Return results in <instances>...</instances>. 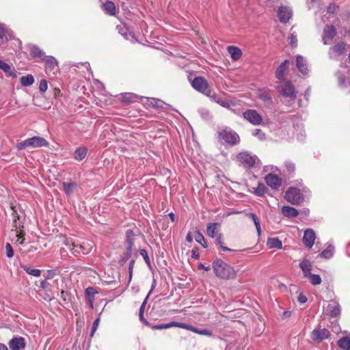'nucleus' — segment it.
<instances>
[{
  "mask_svg": "<svg viewBox=\"0 0 350 350\" xmlns=\"http://www.w3.org/2000/svg\"><path fill=\"white\" fill-rule=\"evenodd\" d=\"M213 268L217 277L223 280H230L236 277L233 267L221 259H216L213 262Z\"/></svg>",
  "mask_w": 350,
  "mask_h": 350,
  "instance_id": "f257e3e1",
  "label": "nucleus"
},
{
  "mask_svg": "<svg viewBox=\"0 0 350 350\" xmlns=\"http://www.w3.org/2000/svg\"><path fill=\"white\" fill-rule=\"evenodd\" d=\"M48 146L49 142L44 137L35 136L18 143L17 148L19 150H23L27 148H36Z\"/></svg>",
  "mask_w": 350,
  "mask_h": 350,
  "instance_id": "f03ea898",
  "label": "nucleus"
},
{
  "mask_svg": "<svg viewBox=\"0 0 350 350\" xmlns=\"http://www.w3.org/2000/svg\"><path fill=\"white\" fill-rule=\"evenodd\" d=\"M219 138L222 143L230 146H234L240 141L239 135L230 129H225L219 131Z\"/></svg>",
  "mask_w": 350,
  "mask_h": 350,
  "instance_id": "7ed1b4c3",
  "label": "nucleus"
},
{
  "mask_svg": "<svg viewBox=\"0 0 350 350\" xmlns=\"http://www.w3.org/2000/svg\"><path fill=\"white\" fill-rule=\"evenodd\" d=\"M276 90L280 95L284 97H288L292 101H294L297 97L295 88L289 81L280 83L276 86Z\"/></svg>",
  "mask_w": 350,
  "mask_h": 350,
  "instance_id": "20e7f679",
  "label": "nucleus"
},
{
  "mask_svg": "<svg viewBox=\"0 0 350 350\" xmlns=\"http://www.w3.org/2000/svg\"><path fill=\"white\" fill-rule=\"evenodd\" d=\"M286 200L292 204L298 205L304 201V196L300 189L296 187H290L285 193Z\"/></svg>",
  "mask_w": 350,
  "mask_h": 350,
  "instance_id": "39448f33",
  "label": "nucleus"
},
{
  "mask_svg": "<svg viewBox=\"0 0 350 350\" xmlns=\"http://www.w3.org/2000/svg\"><path fill=\"white\" fill-rule=\"evenodd\" d=\"M243 118L253 125H260L262 122L261 115L256 110L247 109L243 113Z\"/></svg>",
  "mask_w": 350,
  "mask_h": 350,
  "instance_id": "423d86ee",
  "label": "nucleus"
},
{
  "mask_svg": "<svg viewBox=\"0 0 350 350\" xmlns=\"http://www.w3.org/2000/svg\"><path fill=\"white\" fill-rule=\"evenodd\" d=\"M345 52L346 44L344 42H341L329 49V57L332 59H338V57Z\"/></svg>",
  "mask_w": 350,
  "mask_h": 350,
  "instance_id": "0eeeda50",
  "label": "nucleus"
},
{
  "mask_svg": "<svg viewBox=\"0 0 350 350\" xmlns=\"http://www.w3.org/2000/svg\"><path fill=\"white\" fill-rule=\"evenodd\" d=\"M237 158L240 164L245 168H251L255 163V158L247 152H241Z\"/></svg>",
  "mask_w": 350,
  "mask_h": 350,
  "instance_id": "6e6552de",
  "label": "nucleus"
},
{
  "mask_svg": "<svg viewBox=\"0 0 350 350\" xmlns=\"http://www.w3.org/2000/svg\"><path fill=\"white\" fill-rule=\"evenodd\" d=\"M192 86L194 89L204 94L209 91L206 80L202 77H196L192 81Z\"/></svg>",
  "mask_w": 350,
  "mask_h": 350,
  "instance_id": "1a4fd4ad",
  "label": "nucleus"
},
{
  "mask_svg": "<svg viewBox=\"0 0 350 350\" xmlns=\"http://www.w3.org/2000/svg\"><path fill=\"white\" fill-rule=\"evenodd\" d=\"M329 337V332L325 328L314 329L311 333V338L317 342H321Z\"/></svg>",
  "mask_w": 350,
  "mask_h": 350,
  "instance_id": "9d476101",
  "label": "nucleus"
},
{
  "mask_svg": "<svg viewBox=\"0 0 350 350\" xmlns=\"http://www.w3.org/2000/svg\"><path fill=\"white\" fill-rule=\"evenodd\" d=\"M11 350H24L26 343L25 338L21 336H15L9 342Z\"/></svg>",
  "mask_w": 350,
  "mask_h": 350,
  "instance_id": "9b49d317",
  "label": "nucleus"
},
{
  "mask_svg": "<svg viewBox=\"0 0 350 350\" xmlns=\"http://www.w3.org/2000/svg\"><path fill=\"white\" fill-rule=\"evenodd\" d=\"M265 180L268 186L271 187L273 189H278L281 186V179L275 174H268Z\"/></svg>",
  "mask_w": 350,
  "mask_h": 350,
  "instance_id": "f8f14e48",
  "label": "nucleus"
},
{
  "mask_svg": "<svg viewBox=\"0 0 350 350\" xmlns=\"http://www.w3.org/2000/svg\"><path fill=\"white\" fill-rule=\"evenodd\" d=\"M336 31L333 25H327L323 30V42L324 44H329V41L332 40L336 36Z\"/></svg>",
  "mask_w": 350,
  "mask_h": 350,
  "instance_id": "ddd939ff",
  "label": "nucleus"
},
{
  "mask_svg": "<svg viewBox=\"0 0 350 350\" xmlns=\"http://www.w3.org/2000/svg\"><path fill=\"white\" fill-rule=\"evenodd\" d=\"M315 238L314 231L312 229L308 228L304 232L303 242L306 247L311 248L314 245Z\"/></svg>",
  "mask_w": 350,
  "mask_h": 350,
  "instance_id": "4468645a",
  "label": "nucleus"
},
{
  "mask_svg": "<svg viewBox=\"0 0 350 350\" xmlns=\"http://www.w3.org/2000/svg\"><path fill=\"white\" fill-rule=\"evenodd\" d=\"M292 16V10L286 6H281L278 10V17L280 22L286 23Z\"/></svg>",
  "mask_w": 350,
  "mask_h": 350,
  "instance_id": "2eb2a0df",
  "label": "nucleus"
},
{
  "mask_svg": "<svg viewBox=\"0 0 350 350\" xmlns=\"http://www.w3.org/2000/svg\"><path fill=\"white\" fill-rule=\"evenodd\" d=\"M206 95L208 96L212 101L215 102L216 103L219 104V105L224 107L229 108L230 107V103L229 101L225 100L221 96L217 94L216 93L212 94L211 92L209 90L208 91V93H206Z\"/></svg>",
  "mask_w": 350,
  "mask_h": 350,
  "instance_id": "dca6fc26",
  "label": "nucleus"
},
{
  "mask_svg": "<svg viewBox=\"0 0 350 350\" xmlns=\"http://www.w3.org/2000/svg\"><path fill=\"white\" fill-rule=\"evenodd\" d=\"M44 61L47 72H53L54 74L58 70L57 62L54 57L51 56L46 57Z\"/></svg>",
  "mask_w": 350,
  "mask_h": 350,
  "instance_id": "f3484780",
  "label": "nucleus"
},
{
  "mask_svg": "<svg viewBox=\"0 0 350 350\" xmlns=\"http://www.w3.org/2000/svg\"><path fill=\"white\" fill-rule=\"evenodd\" d=\"M327 310L332 317H336L340 313V304L334 300H331L327 305Z\"/></svg>",
  "mask_w": 350,
  "mask_h": 350,
  "instance_id": "a211bd4d",
  "label": "nucleus"
},
{
  "mask_svg": "<svg viewBox=\"0 0 350 350\" xmlns=\"http://www.w3.org/2000/svg\"><path fill=\"white\" fill-rule=\"evenodd\" d=\"M296 66L297 69L304 75L308 73V66L306 60L301 55H297L296 59Z\"/></svg>",
  "mask_w": 350,
  "mask_h": 350,
  "instance_id": "6ab92c4d",
  "label": "nucleus"
},
{
  "mask_svg": "<svg viewBox=\"0 0 350 350\" xmlns=\"http://www.w3.org/2000/svg\"><path fill=\"white\" fill-rule=\"evenodd\" d=\"M289 63L288 60H285L278 66L275 71V77L278 79L281 80L284 77L287 70L286 66L289 64Z\"/></svg>",
  "mask_w": 350,
  "mask_h": 350,
  "instance_id": "aec40b11",
  "label": "nucleus"
},
{
  "mask_svg": "<svg viewBox=\"0 0 350 350\" xmlns=\"http://www.w3.org/2000/svg\"><path fill=\"white\" fill-rule=\"evenodd\" d=\"M227 51L229 53V54L230 55L231 58L234 61L239 60L242 55L241 50L239 48H238L237 46H229L227 48Z\"/></svg>",
  "mask_w": 350,
  "mask_h": 350,
  "instance_id": "412c9836",
  "label": "nucleus"
},
{
  "mask_svg": "<svg viewBox=\"0 0 350 350\" xmlns=\"http://www.w3.org/2000/svg\"><path fill=\"white\" fill-rule=\"evenodd\" d=\"M282 213L286 217L293 218L298 215V211L294 207L284 206L282 208Z\"/></svg>",
  "mask_w": 350,
  "mask_h": 350,
  "instance_id": "4be33fe9",
  "label": "nucleus"
},
{
  "mask_svg": "<svg viewBox=\"0 0 350 350\" xmlns=\"http://www.w3.org/2000/svg\"><path fill=\"white\" fill-rule=\"evenodd\" d=\"M88 153V148L84 146H81L77 148L74 152V158L78 161H82L85 158Z\"/></svg>",
  "mask_w": 350,
  "mask_h": 350,
  "instance_id": "5701e85b",
  "label": "nucleus"
},
{
  "mask_svg": "<svg viewBox=\"0 0 350 350\" xmlns=\"http://www.w3.org/2000/svg\"><path fill=\"white\" fill-rule=\"evenodd\" d=\"M219 227V224L218 223H208L206 227L207 234L211 238L217 237L216 235L218 232Z\"/></svg>",
  "mask_w": 350,
  "mask_h": 350,
  "instance_id": "b1692460",
  "label": "nucleus"
},
{
  "mask_svg": "<svg viewBox=\"0 0 350 350\" xmlns=\"http://www.w3.org/2000/svg\"><path fill=\"white\" fill-rule=\"evenodd\" d=\"M77 183L76 182H64L63 188L64 192L68 196L72 194L74 191L77 188Z\"/></svg>",
  "mask_w": 350,
  "mask_h": 350,
  "instance_id": "393cba45",
  "label": "nucleus"
},
{
  "mask_svg": "<svg viewBox=\"0 0 350 350\" xmlns=\"http://www.w3.org/2000/svg\"><path fill=\"white\" fill-rule=\"evenodd\" d=\"M299 267L303 271L304 278L307 277L310 273L312 265L309 260L304 259L299 263Z\"/></svg>",
  "mask_w": 350,
  "mask_h": 350,
  "instance_id": "a878e982",
  "label": "nucleus"
},
{
  "mask_svg": "<svg viewBox=\"0 0 350 350\" xmlns=\"http://www.w3.org/2000/svg\"><path fill=\"white\" fill-rule=\"evenodd\" d=\"M29 53L33 57H37L42 59L44 57L43 51L36 45L29 46Z\"/></svg>",
  "mask_w": 350,
  "mask_h": 350,
  "instance_id": "bb28decb",
  "label": "nucleus"
},
{
  "mask_svg": "<svg viewBox=\"0 0 350 350\" xmlns=\"http://www.w3.org/2000/svg\"><path fill=\"white\" fill-rule=\"evenodd\" d=\"M258 97L264 102L270 103L272 102V97L269 90H260L258 93Z\"/></svg>",
  "mask_w": 350,
  "mask_h": 350,
  "instance_id": "cd10ccee",
  "label": "nucleus"
},
{
  "mask_svg": "<svg viewBox=\"0 0 350 350\" xmlns=\"http://www.w3.org/2000/svg\"><path fill=\"white\" fill-rule=\"evenodd\" d=\"M103 8L106 13L112 16L115 15L116 8L114 3H113L112 1H107L103 5Z\"/></svg>",
  "mask_w": 350,
  "mask_h": 350,
  "instance_id": "c85d7f7f",
  "label": "nucleus"
},
{
  "mask_svg": "<svg viewBox=\"0 0 350 350\" xmlns=\"http://www.w3.org/2000/svg\"><path fill=\"white\" fill-rule=\"evenodd\" d=\"M21 266L23 269L29 275H33L34 277H39L41 274V271L40 269L32 268L26 265H21Z\"/></svg>",
  "mask_w": 350,
  "mask_h": 350,
  "instance_id": "c756f323",
  "label": "nucleus"
},
{
  "mask_svg": "<svg viewBox=\"0 0 350 350\" xmlns=\"http://www.w3.org/2000/svg\"><path fill=\"white\" fill-rule=\"evenodd\" d=\"M188 330L193 332L196 334H200V335L207 336H212V332L211 331H209L206 329H199L197 327H196L193 325H189Z\"/></svg>",
  "mask_w": 350,
  "mask_h": 350,
  "instance_id": "7c9ffc66",
  "label": "nucleus"
},
{
  "mask_svg": "<svg viewBox=\"0 0 350 350\" xmlns=\"http://www.w3.org/2000/svg\"><path fill=\"white\" fill-rule=\"evenodd\" d=\"M338 347L344 350H350V338L343 337L338 341Z\"/></svg>",
  "mask_w": 350,
  "mask_h": 350,
  "instance_id": "2f4dec72",
  "label": "nucleus"
},
{
  "mask_svg": "<svg viewBox=\"0 0 350 350\" xmlns=\"http://www.w3.org/2000/svg\"><path fill=\"white\" fill-rule=\"evenodd\" d=\"M267 245L269 248L280 249L282 247V243L278 238H271L267 240Z\"/></svg>",
  "mask_w": 350,
  "mask_h": 350,
  "instance_id": "473e14b6",
  "label": "nucleus"
},
{
  "mask_svg": "<svg viewBox=\"0 0 350 350\" xmlns=\"http://www.w3.org/2000/svg\"><path fill=\"white\" fill-rule=\"evenodd\" d=\"M73 248L77 252H79V251L78 250V248H79V249H80L81 250V252L83 254H88L90 252L92 246H90L89 245H86L85 244V243H83V244H78V243H73Z\"/></svg>",
  "mask_w": 350,
  "mask_h": 350,
  "instance_id": "72a5a7b5",
  "label": "nucleus"
},
{
  "mask_svg": "<svg viewBox=\"0 0 350 350\" xmlns=\"http://www.w3.org/2000/svg\"><path fill=\"white\" fill-rule=\"evenodd\" d=\"M21 83L25 87L29 86L32 85L34 82V78L31 75H27V76H23L20 79Z\"/></svg>",
  "mask_w": 350,
  "mask_h": 350,
  "instance_id": "f704fd0d",
  "label": "nucleus"
},
{
  "mask_svg": "<svg viewBox=\"0 0 350 350\" xmlns=\"http://www.w3.org/2000/svg\"><path fill=\"white\" fill-rule=\"evenodd\" d=\"M126 242L127 244V247H132L134 243V237L135 234L131 230H127L126 232Z\"/></svg>",
  "mask_w": 350,
  "mask_h": 350,
  "instance_id": "c9c22d12",
  "label": "nucleus"
},
{
  "mask_svg": "<svg viewBox=\"0 0 350 350\" xmlns=\"http://www.w3.org/2000/svg\"><path fill=\"white\" fill-rule=\"evenodd\" d=\"M334 250V246L330 245L321 253L320 256L323 258H329L333 256Z\"/></svg>",
  "mask_w": 350,
  "mask_h": 350,
  "instance_id": "e433bc0d",
  "label": "nucleus"
},
{
  "mask_svg": "<svg viewBox=\"0 0 350 350\" xmlns=\"http://www.w3.org/2000/svg\"><path fill=\"white\" fill-rule=\"evenodd\" d=\"M195 240L196 241V242L200 243L204 248H206L208 247L204 237L199 231L196 232Z\"/></svg>",
  "mask_w": 350,
  "mask_h": 350,
  "instance_id": "4c0bfd02",
  "label": "nucleus"
},
{
  "mask_svg": "<svg viewBox=\"0 0 350 350\" xmlns=\"http://www.w3.org/2000/svg\"><path fill=\"white\" fill-rule=\"evenodd\" d=\"M306 278H309L310 283L313 285H318L321 283V278L319 275L310 273Z\"/></svg>",
  "mask_w": 350,
  "mask_h": 350,
  "instance_id": "58836bf2",
  "label": "nucleus"
},
{
  "mask_svg": "<svg viewBox=\"0 0 350 350\" xmlns=\"http://www.w3.org/2000/svg\"><path fill=\"white\" fill-rule=\"evenodd\" d=\"M247 216L253 220L255 227L256 228V230L258 232V235H260V221H259L258 217L254 213H248Z\"/></svg>",
  "mask_w": 350,
  "mask_h": 350,
  "instance_id": "ea45409f",
  "label": "nucleus"
},
{
  "mask_svg": "<svg viewBox=\"0 0 350 350\" xmlns=\"http://www.w3.org/2000/svg\"><path fill=\"white\" fill-rule=\"evenodd\" d=\"M147 299H148V296H146V297L145 298V299L143 301L142 304L141 305V307L139 308V317L140 321L142 322H143L144 323H145L146 325H148V321L144 317V312L145 306H146V303H147Z\"/></svg>",
  "mask_w": 350,
  "mask_h": 350,
  "instance_id": "a19ab883",
  "label": "nucleus"
},
{
  "mask_svg": "<svg viewBox=\"0 0 350 350\" xmlns=\"http://www.w3.org/2000/svg\"><path fill=\"white\" fill-rule=\"evenodd\" d=\"M166 326H167V329L172 327H180V328H183V329L188 330L189 324L172 321L170 323H166Z\"/></svg>",
  "mask_w": 350,
  "mask_h": 350,
  "instance_id": "79ce46f5",
  "label": "nucleus"
},
{
  "mask_svg": "<svg viewBox=\"0 0 350 350\" xmlns=\"http://www.w3.org/2000/svg\"><path fill=\"white\" fill-rule=\"evenodd\" d=\"M0 69L8 74L10 76H12L14 74L10 65L1 60H0Z\"/></svg>",
  "mask_w": 350,
  "mask_h": 350,
  "instance_id": "37998d69",
  "label": "nucleus"
},
{
  "mask_svg": "<svg viewBox=\"0 0 350 350\" xmlns=\"http://www.w3.org/2000/svg\"><path fill=\"white\" fill-rule=\"evenodd\" d=\"M97 291L95 290L94 287H88L85 289V295L91 303L93 301L94 297Z\"/></svg>",
  "mask_w": 350,
  "mask_h": 350,
  "instance_id": "c03bdc74",
  "label": "nucleus"
},
{
  "mask_svg": "<svg viewBox=\"0 0 350 350\" xmlns=\"http://www.w3.org/2000/svg\"><path fill=\"white\" fill-rule=\"evenodd\" d=\"M254 189V193L258 196H262L266 191V187L262 183H258V187Z\"/></svg>",
  "mask_w": 350,
  "mask_h": 350,
  "instance_id": "a18cd8bd",
  "label": "nucleus"
},
{
  "mask_svg": "<svg viewBox=\"0 0 350 350\" xmlns=\"http://www.w3.org/2000/svg\"><path fill=\"white\" fill-rule=\"evenodd\" d=\"M23 227V226L19 224L18 225L15 224L14 225V231L16 232V238H19L21 239H24L25 232L23 230L21 229V228Z\"/></svg>",
  "mask_w": 350,
  "mask_h": 350,
  "instance_id": "49530a36",
  "label": "nucleus"
},
{
  "mask_svg": "<svg viewBox=\"0 0 350 350\" xmlns=\"http://www.w3.org/2000/svg\"><path fill=\"white\" fill-rule=\"evenodd\" d=\"M7 40V29L3 24H0V44Z\"/></svg>",
  "mask_w": 350,
  "mask_h": 350,
  "instance_id": "de8ad7c7",
  "label": "nucleus"
},
{
  "mask_svg": "<svg viewBox=\"0 0 350 350\" xmlns=\"http://www.w3.org/2000/svg\"><path fill=\"white\" fill-rule=\"evenodd\" d=\"M252 135L262 141L265 139V134L261 129H256L252 131Z\"/></svg>",
  "mask_w": 350,
  "mask_h": 350,
  "instance_id": "09e8293b",
  "label": "nucleus"
},
{
  "mask_svg": "<svg viewBox=\"0 0 350 350\" xmlns=\"http://www.w3.org/2000/svg\"><path fill=\"white\" fill-rule=\"evenodd\" d=\"M131 255H132V247L126 246V252H125L124 256L122 257L120 262L122 264L124 263L126 261H127L131 258Z\"/></svg>",
  "mask_w": 350,
  "mask_h": 350,
  "instance_id": "8fccbe9b",
  "label": "nucleus"
},
{
  "mask_svg": "<svg viewBox=\"0 0 350 350\" xmlns=\"http://www.w3.org/2000/svg\"><path fill=\"white\" fill-rule=\"evenodd\" d=\"M135 98H137V96L133 93H125L122 95V100L124 103L133 102Z\"/></svg>",
  "mask_w": 350,
  "mask_h": 350,
  "instance_id": "3c124183",
  "label": "nucleus"
},
{
  "mask_svg": "<svg viewBox=\"0 0 350 350\" xmlns=\"http://www.w3.org/2000/svg\"><path fill=\"white\" fill-rule=\"evenodd\" d=\"M216 243L217 245H220L221 250L224 252H230V251H232L231 249L227 247H225L223 245V241H222V235L221 234H219L218 236H217L216 237Z\"/></svg>",
  "mask_w": 350,
  "mask_h": 350,
  "instance_id": "603ef678",
  "label": "nucleus"
},
{
  "mask_svg": "<svg viewBox=\"0 0 350 350\" xmlns=\"http://www.w3.org/2000/svg\"><path fill=\"white\" fill-rule=\"evenodd\" d=\"M163 103L159 99L150 98V105L154 108H161L163 107Z\"/></svg>",
  "mask_w": 350,
  "mask_h": 350,
  "instance_id": "864d4df0",
  "label": "nucleus"
},
{
  "mask_svg": "<svg viewBox=\"0 0 350 350\" xmlns=\"http://www.w3.org/2000/svg\"><path fill=\"white\" fill-rule=\"evenodd\" d=\"M139 254L143 257V258L144 259L146 263L148 266H150V260L149 256L148 255L147 251L146 250H144V249H141L139 250Z\"/></svg>",
  "mask_w": 350,
  "mask_h": 350,
  "instance_id": "5fc2aeb1",
  "label": "nucleus"
},
{
  "mask_svg": "<svg viewBox=\"0 0 350 350\" xmlns=\"http://www.w3.org/2000/svg\"><path fill=\"white\" fill-rule=\"evenodd\" d=\"M285 167L289 174L293 173L295 170V165L291 161H286Z\"/></svg>",
  "mask_w": 350,
  "mask_h": 350,
  "instance_id": "6e6d98bb",
  "label": "nucleus"
},
{
  "mask_svg": "<svg viewBox=\"0 0 350 350\" xmlns=\"http://www.w3.org/2000/svg\"><path fill=\"white\" fill-rule=\"evenodd\" d=\"M6 256L8 258H12L14 256V251L10 243H7L5 245Z\"/></svg>",
  "mask_w": 350,
  "mask_h": 350,
  "instance_id": "4d7b16f0",
  "label": "nucleus"
},
{
  "mask_svg": "<svg viewBox=\"0 0 350 350\" xmlns=\"http://www.w3.org/2000/svg\"><path fill=\"white\" fill-rule=\"evenodd\" d=\"M48 85L46 80H41L39 85V90L41 92H45L47 90Z\"/></svg>",
  "mask_w": 350,
  "mask_h": 350,
  "instance_id": "13d9d810",
  "label": "nucleus"
},
{
  "mask_svg": "<svg viewBox=\"0 0 350 350\" xmlns=\"http://www.w3.org/2000/svg\"><path fill=\"white\" fill-rule=\"evenodd\" d=\"M40 287L46 291H50L51 289V284L46 280H42L40 282Z\"/></svg>",
  "mask_w": 350,
  "mask_h": 350,
  "instance_id": "bf43d9fd",
  "label": "nucleus"
},
{
  "mask_svg": "<svg viewBox=\"0 0 350 350\" xmlns=\"http://www.w3.org/2000/svg\"><path fill=\"white\" fill-rule=\"evenodd\" d=\"M290 43L293 47H295L297 45V35L294 33H292L290 38Z\"/></svg>",
  "mask_w": 350,
  "mask_h": 350,
  "instance_id": "052dcab7",
  "label": "nucleus"
},
{
  "mask_svg": "<svg viewBox=\"0 0 350 350\" xmlns=\"http://www.w3.org/2000/svg\"><path fill=\"white\" fill-rule=\"evenodd\" d=\"M61 298L65 303H68L70 299L69 293L64 291H61Z\"/></svg>",
  "mask_w": 350,
  "mask_h": 350,
  "instance_id": "680f3d73",
  "label": "nucleus"
},
{
  "mask_svg": "<svg viewBox=\"0 0 350 350\" xmlns=\"http://www.w3.org/2000/svg\"><path fill=\"white\" fill-rule=\"evenodd\" d=\"M12 209L13 210V227L14 228L15 224L18 225L20 224V222H17L19 220V215L14 210V207H12Z\"/></svg>",
  "mask_w": 350,
  "mask_h": 350,
  "instance_id": "e2e57ef3",
  "label": "nucleus"
},
{
  "mask_svg": "<svg viewBox=\"0 0 350 350\" xmlns=\"http://www.w3.org/2000/svg\"><path fill=\"white\" fill-rule=\"evenodd\" d=\"M56 275V272L53 269L48 270L45 276L46 280H51Z\"/></svg>",
  "mask_w": 350,
  "mask_h": 350,
  "instance_id": "0e129e2a",
  "label": "nucleus"
},
{
  "mask_svg": "<svg viewBox=\"0 0 350 350\" xmlns=\"http://www.w3.org/2000/svg\"><path fill=\"white\" fill-rule=\"evenodd\" d=\"M100 322V319L97 318L93 323L92 327V334L91 336H92L94 333L96 332Z\"/></svg>",
  "mask_w": 350,
  "mask_h": 350,
  "instance_id": "69168bd1",
  "label": "nucleus"
},
{
  "mask_svg": "<svg viewBox=\"0 0 350 350\" xmlns=\"http://www.w3.org/2000/svg\"><path fill=\"white\" fill-rule=\"evenodd\" d=\"M134 264H135V260H131V262L129 263V282L131 280V278H132Z\"/></svg>",
  "mask_w": 350,
  "mask_h": 350,
  "instance_id": "338daca9",
  "label": "nucleus"
},
{
  "mask_svg": "<svg viewBox=\"0 0 350 350\" xmlns=\"http://www.w3.org/2000/svg\"><path fill=\"white\" fill-rule=\"evenodd\" d=\"M191 257L194 259H198L200 258V254L198 247H195L192 250Z\"/></svg>",
  "mask_w": 350,
  "mask_h": 350,
  "instance_id": "774afa93",
  "label": "nucleus"
}]
</instances>
